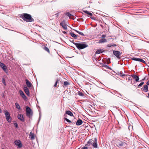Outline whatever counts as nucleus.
<instances>
[{
  "label": "nucleus",
  "instance_id": "f257e3e1",
  "mask_svg": "<svg viewBox=\"0 0 149 149\" xmlns=\"http://www.w3.org/2000/svg\"><path fill=\"white\" fill-rule=\"evenodd\" d=\"M20 17L24 21L27 22H31L34 21V19L31 15L27 13H23L21 15Z\"/></svg>",
  "mask_w": 149,
  "mask_h": 149
},
{
  "label": "nucleus",
  "instance_id": "f03ea898",
  "mask_svg": "<svg viewBox=\"0 0 149 149\" xmlns=\"http://www.w3.org/2000/svg\"><path fill=\"white\" fill-rule=\"evenodd\" d=\"M116 145L118 147L122 148H126L127 146L125 142L120 141H119L116 142Z\"/></svg>",
  "mask_w": 149,
  "mask_h": 149
},
{
  "label": "nucleus",
  "instance_id": "7ed1b4c3",
  "mask_svg": "<svg viewBox=\"0 0 149 149\" xmlns=\"http://www.w3.org/2000/svg\"><path fill=\"white\" fill-rule=\"evenodd\" d=\"M79 49H82L88 47V45L84 43H80L72 42Z\"/></svg>",
  "mask_w": 149,
  "mask_h": 149
},
{
  "label": "nucleus",
  "instance_id": "20e7f679",
  "mask_svg": "<svg viewBox=\"0 0 149 149\" xmlns=\"http://www.w3.org/2000/svg\"><path fill=\"white\" fill-rule=\"evenodd\" d=\"M4 113L5 114L6 119L10 123L11 121V119L10 115V113L6 110L4 111Z\"/></svg>",
  "mask_w": 149,
  "mask_h": 149
},
{
  "label": "nucleus",
  "instance_id": "39448f33",
  "mask_svg": "<svg viewBox=\"0 0 149 149\" xmlns=\"http://www.w3.org/2000/svg\"><path fill=\"white\" fill-rule=\"evenodd\" d=\"M26 116L30 118L32 115L31 110L29 107H27L26 108Z\"/></svg>",
  "mask_w": 149,
  "mask_h": 149
},
{
  "label": "nucleus",
  "instance_id": "423d86ee",
  "mask_svg": "<svg viewBox=\"0 0 149 149\" xmlns=\"http://www.w3.org/2000/svg\"><path fill=\"white\" fill-rule=\"evenodd\" d=\"M93 140L90 139L87 142V143L86 145V146H87L88 148H92L93 146Z\"/></svg>",
  "mask_w": 149,
  "mask_h": 149
},
{
  "label": "nucleus",
  "instance_id": "0eeeda50",
  "mask_svg": "<svg viewBox=\"0 0 149 149\" xmlns=\"http://www.w3.org/2000/svg\"><path fill=\"white\" fill-rule=\"evenodd\" d=\"M0 66L2 69L6 73H7L8 71L6 70L7 68L6 66L3 63H2L0 61Z\"/></svg>",
  "mask_w": 149,
  "mask_h": 149
},
{
  "label": "nucleus",
  "instance_id": "6e6552de",
  "mask_svg": "<svg viewBox=\"0 0 149 149\" xmlns=\"http://www.w3.org/2000/svg\"><path fill=\"white\" fill-rule=\"evenodd\" d=\"M113 54L117 58L119 59H120V56L121 54L122 53H120V52L118 51H113Z\"/></svg>",
  "mask_w": 149,
  "mask_h": 149
},
{
  "label": "nucleus",
  "instance_id": "1a4fd4ad",
  "mask_svg": "<svg viewBox=\"0 0 149 149\" xmlns=\"http://www.w3.org/2000/svg\"><path fill=\"white\" fill-rule=\"evenodd\" d=\"M16 145L18 146V148H20L22 146V145L21 141L19 140H17L14 141Z\"/></svg>",
  "mask_w": 149,
  "mask_h": 149
},
{
  "label": "nucleus",
  "instance_id": "9d476101",
  "mask_svg": "<svg viewBox=\"0 0 149 149\" xmlns=\"http://www.w3.org/2000/svg\"><path fill=\"white\" fill-rule=\"evenodd\" d=\"M60 25L63 28L64 30H66L67 29V25L65 24V21H63L61 23Z\"/></svg>",
  "mask_w": 149,
  "mask_h": 149
},
{
  "label": "nucleus",
  "instance_id": "9b49d317",
  "mask_svg": "<svg viewBox=\"0 0 149 149\" xmlns=\"http://www.w3.org/2000/svg\"><path fill=\"white\" fill-rule=\"evenodd\" d=\"M67 114L71 116H73L72 113L70 111H65V113L64 114V116L65 117H66L67 116Z\"/></svg>",
  "mask_w": 149,
  "mask_h": 149
},
{
  "label": "nucleus",
  "instance_id": "f8f14e48",
  "mask_svg": "<svg viewBox=\"0 0 149 149\" xmlns=\"http://www.w3.org/2000/svg\"><path fill=\"white\" fill-rule=\"evenodd\" d=\"M24 91L26 94L29 96H30V93L28 88L26 86H24L23 88Z\"/></svg>",
  "mask_w": 149,
  "mask_h": 149
},
{
  "label": "nucleus",
  "instance_id": "ddd939ff",
  "mask_svg": "<svg viewBox=\"0 0 149 149\" xmlns=\"http://www.w3.org/2000/svg\"><path fill=\"white\" fill-rule=\"evenodd\" d=\"M94 148H98L97 144V141L96 138L94 139Z\"/></svg>",
  "mask_w": 149,
  "mask_h": 149
},
{
  "label": "nucleus",
  "instance_id": "4468645a",
  "mask_svg": "<svg viewBox=\"0 0 149 149\" xmlns=\"http://www.w3.org/2000/svg\"><path fill=\"white\" fill-rule=\"evenodd\" d=\"M18 118L22 121L24 122L25 120L22 114H19L17 116Z\"/></svg>",
  "mask_w": 149,
  "mask_h": 149
},
{
  "label": "nucleus",
  "instance_id": "2eb2a0df",
  "mask_svg": "<svg viewBox=\"0 0 149 149\" xmlns=\"http://www.w3.org/2000/svg\"><path fill=\"white\" fill-rule=\"evenodd\" d=\"M107 42V40L104 38H102L99 40L98 42H97L98 43H102Z\"/></svg>",
  "mask_w": 149,
  "mask_h": 149
},
{
  "label": "nucleus",
  "instance_id": "dca6fc26",
  "mask_svg": "<svg viewBox=\"0 0 149 149\" xmlns=\"http://www.w3.org/2000/svg\"><path fill=\"white\" fill-rule=\"evenodd\" d=\"M131 76L134 79H135V81L136 82H138L139 79V78L138 76H137L135 74H132Z\"/></svg>",
  "mask_w": 149,
  "mask_h": 149
},
{
  "label": "nucleus",
  "instance_id": "f3484780",
  "mask_svg": "<svg viewBox=\"0 0 149 149\" xmlns=\"http://www.w3.org/2000/svg\"><path fill=\"white\" fill-rule=\"evenodd\" d=\"M148 86L147 85H145L144 87L141 88L142 90L144 92H147L148 91Z\"/></svg>",
  "mask_w": 149,
  "mask_h": 149
},
{
  "label": "nucleus",
  "instance_id": "a211bd4d",
  "mask_svg": "<svg viewBox=\"0 0 149 149\" xmlns=\"http://www.w3.org/2000/svg\"><path fill=\"white\" fill-rule=\"evenodd\" d=\"M26 84L28 87H31L32 86L31 83L27 79L25 80Z\"/></svg>",
  "mask_w": 149,
  "mask_h": 149
},
{
  "label": "nucleus",
  "instance_id": "6ab92c4d",
  "mask_svg": "<svg viewBox=\"0 0 149 149\" xmlns=\"http://www.w3.org/2000/svg\"><path fill=\"white\" fill-rule=\"evenodd\" d=\"M82 123L83 122L82 120L80 119H79L77 121L76 123V125L79 126L82 124Z\"/></svg>",
  "mask_w": 149,
  "mask_h": 149
},
{
  "label": "nucleus",
  "instance_id": "aec40b11",
  "mask_svg": "<svg viewBox=\"0 0 149 149\" xmlns=\"http://www.w3.org/2000/svg\"><path fill=\"white\" fill-rule=\"evenodd\" d=\"M29 136L31 140H33L35 139L34 134L32 132L30 133Z\"/></svg>",
  "mask_w": 149,
  "mask_h": 149
},
{
  "label": "nucleus",
  "instance_id": "412c9836",
  "mask_svg": "<svg viewBox=\"0 0 149 149\" xmlns=\"http://www.w3.org/2000/svg\"><path fill=\"white\" fill-rule=\"evenodd\" d=\"M64 85L63 86V87H64V86H68L70 85V83L67 81H65L64 82Z\"/></svg>",
  "mask_w": 149,
  "mask_h": 149
},
{
  "label": "nucleus",
  "instance_id": "4be33fe9",
  "mask_svg": "<svg viewBox=\"0 0 149 149\" xmlns=\"http://www.w3.org/2000/svg\"><path fill=\"white\" fill-rule=\"evenodd\" d=\"M70 34L72 37L74 38H77V36L75 34L73 33L72 32H70Z\"/></svg>",
  "mask_w": 149,
  "mask_h": 149
},
{
  "label": "nucleus",
  "instance_id": "5701e85b",
  "mask_svg": "<svg viewBox=\"0 0 149 149\" xmlns=\"http://www.w3.org/2000/svg\"><path fill=\"white\" fill-rule=\"evenodd\" d=\"M15 105L16 106V107L17 109H19V110L21 109V108H20V106H19V105L18 103H17V102L15 103Z\"/></svg>",
  "mask_w": 149,
  "mask_h": 149
},
{
  "label": "nucleus",
  "instance_id": "b1692460",
  "mask_svg": "<svg viewBox=\"0 0 149 149\" xmlns=\"http://www.w3.org/2000/svg\"><path fill=\"white\" fill-rule=\"evenodd\" d=\"M73 30L74 31H75L76 32H77V33H78L80 35H81V36H84V33L82 32L79 31H77L76 30H75V29H73Z\"/></svg>",
  "mask_w": 149,
  "mask_h": 149
},
{
  "label": "nucleus",
  "instance_id": "393cba45",
  "mask_svg": "<svg viewBox=\"0 0 149 149\" xmlns=\"http://www.w3.org/2000/svg\"><path fill=\"white\" fill-rule=\"evenodd\" d=\"M43 49L46 51H47L49 53H50V51L49 49L47 47L45 46L44 47Z\"/></svg>",
  "mask_w": 149,
  "mask_h": 149
},
{
  "label": "nucleus",
  "instance_id": "a878e982",
  "mask_svg": "<svg viewBox=\"0 0 149 149\" xmlns=\"http://www.w3.org/2000/svg\"><path fill=\"white\" fill-rule=\"evenodd\" d=\"M116 44H109L107 46L109 47H113L116 46Z\"/></svg>",
  "mask_w": 149,
  "mask_h": 149
},
{
  "label": "nucleus",
  "instance_id": "bb28decb",
  "mask_svg": "<svg viewBox=\"0 0 149 149\" xmlns=\"http://www.w3.org/2000/svg\"><path fill=\"white\" fill-rule=\"evenodd\" d=\"M139 58L135 57H133L131 58L132 60L138 61H139Z\"/></svg>",
  "mask_w": 149,
  "mask_h": 149
},
{
  "label": "nucleus",
  "instance_id": "cd10ccee",
  "mask_svg": "<svg viewBox=\"0 0 149 149\" xmlns=\"http://www.w3.org/2000/svg\"><path fill=\"white\" fill-rule=\"evenodd\" d=\"M2 82L4 86H6V83L5 81V80L4 78H2Z\"/></svg>",
  "mask_w": 149,
  "mask_h": 149
},
{
  "label": "nucleus",
  "instance_id": "c85d7f7f",
  "mask_svg": "<svg viewBox=\"0 0 149 149\" xmlns=\"http://www.w3.org/2000/svg\"><path fill=\"white\" fill-rule=\"evenodd\" d=\"M65 14L66 15L68 16L70 18V17L72 16V15L69 12H67L65 13Z\"/></svg>",
  "mask_w": 149,
  "mask_h": 149
},
{
  "label": "nucleus",
  "instance_id": "c756f323",
  "mask_svg": "<svg viewBox=\"0 0 149 149\" xmlns=\"http://www.w3.org/2000/svg\"><path fill=\"white\" fill-rule=\"evenodd\" d=\"M84 12L85 13L87 14L88 15H89L90 16H92V13H91L89 12L88 11L86 10L84 11Z\"/></svg>",
  "mask_w": 149,
  "mask_h": 149
},
{
  "label": "nucleus",
  "instance_id": "7c9ffc66",
  "mask_svg": "<svg viewBox=\"0 0 149 149\" xmlns=\"http://www.w3.org/2000/svg\"><path fill=\"white\" fill-rule=\"evenodd\" d=\"M78 94L81 96H84V94L83 93L81 92L80 91H78Z\"/></svg>",
  "mask_w": 149,
  "mask_h": 149
},
{
  "label": "nucleus",
  "instance_id": "2f4dec72",
  "mask_svg": "<svg viewBox=\"0 0 149 149\" xmlns=\"http://www.w3.org/2000/svg\"><path fill=\"white\" fill-rule=\"evenodd\" d=\"M102 52L101 49H98L96 51L95 54H99L102 53Z\"/></svg>",
  "mask_w": 149,
  "mask_h": 149
},
{
  "label": "nucleus",
  "instance_id": "473e14b6",
  "mask_svg": "<svg viewBox=\"0 0 149 149\" xmlns=\"http://www.w3.org/2000/svg\"><path fill=\"white\" fill-rule=\"evenodd\" d=\"M19 94H20V95L21 96H22L23 95H24V93H23V91H22L21 90H19Z\"/></svg>",
  "mask_w": 149,
  "mask_h": 149
},
{
  "label": "nucleus",
  "instance_id": "72a5a7b5",
  "mask_svg": "<svg viewBox=\"0 0 149 149\" xmlns=\"http://www.w3.org/2000/svg\"><path fill=\"white\" fill-rule=\"evenodd\" d=\"M19 94H20V95L21 96H22L23 95H24V93H23V91H22L21 90H19Z\"/></svg>",
  "mask_w": 149,
  "mask_h": 149
},
{
  "label": "nucleus",
  "instance_id": "f704fd0d",
  "mask_svg": "<svg viewBox=\"0 0 149 149\" xmlns=\"http://www.w3.org/2000/svg\"><path fill=\"white\" fill-rule=\"evenodd\" d=\"M21 97H22L23 98V99L24 100H26L27 99V97L25 95V94L24 95H23Z\"/></svg>",
  "mask_w": 149,
  "mask_h": 149
},
{
  "label": "nucleus",
  "instance_id": "c9c22d12",
  "mask_svg": "<svg viewBox=\"0 0 149 149\" xmlns=\"http://www.w3.org/2000/svg\"><path fill=\"white\" fill-rule=\"evenodd\" d=\"M64 119L65 120H66L68 123H70L71 122V121L70 120L66 118V117H64Z\"/></svg>",
  "mask_w": 149,
  "mask_h": 149
},
{
  "label": "nucleus",
  "instance_id": "e433bc0d",
  "mask_svg": "<svg viewBox=\"0 0 149 149\" xmlns=\"http://www.w3.org/2000/svg\"><path fill=\"white\" fill-rule=\"evenodd\" d=\"M139 62H141L144 63H146L145 62V61L141 58L139 59Z\"/></svg>",
  "mask_w": 149,
  "mask_h": 149
},
{
  "label": "nucleus",
  "instance_id": "4c0bfd02",
  "mask_svg": "<svg viewBox=\"0 0 149 149\" xmlns=\"http://www.w3.org/2000/svg\"><path fill=\"white\" fill-rule=\"evenodd\" d=\"M88 148L87 147V146H84L82 147L81 149H88Z\"/></svg>",
  "mask_w": 149,
  "mask_h": 149
},
{
  "label": "nucleus",
  "instance_id": "58836bf2",
  "mask_svg": "<svg viewBox=\"0 0 149 149\" xmlns=\"http://www.w3.org/2000/svg\"><path fill=\"white\" fill-rule=\"evenodd\" d=\"M143 84L144 82H141L138 85V87L141 86Z\"/></svg>",
  "mask_w": 149,
  "mask_h": 149
},
{
  "label": "nucleus",
  "instance_id": "ea45409f",
  "mask_svg": "<svg viewBox=\"0 0 149 149\" xmlns=\"http://www.w3.org/2000/svg\"><path fill=\"white\" fill-rule=\"evenodd\" d=\"M14 125L15 127L16 128H17L18 127V125L17 123H14Z\"/></svg>",
  "mask_w": 149,
  "mask_h": 149
},
{
  "label": "nucleus",
  "instance_id": "a19ab883",
  "mask_svg": "<svg viewBox=\"0 0 149 149\" xmlns=\"http://www.w3.org/2000/svg\"><path fill=\"white\" fill-rule=\"evenodd\" d=\"M125 75H126V76H127V75H128V76H130V75H127H127H125V74H122V75L121 74L120 76H121V77H123H123H124V76H125Z\"/></svg>",
  "mask_w": 149,
  "mask_h": 149
},
{
  "label": "nucleus",
  "instance_id": "79ce46f5",
  "mask_svg": "<svg viewBox=\"0 0 149 149\" xmlns=\"http://www.w3.org/2000/svg\"><path fill=\"white\" fill-rule=\"evenodd\" d=\"M60 81V79H56L55 83L57 84L58 83V81Z\"/></svg>",
  "mask_w": 149,
  "mask_h": 149
},
{
  "label": "nucleus",
  "instance_id": "37998d69",
  "mask_svg": "<svg viewBox=\"0 0 149 149\" xmlns=\"http://www.w3.org/2000/svg\"><path fill=\"white\" fill-rule=\"evenodd\" d=\"M147 79H146V77H145L142 80H140V81H144V80H147Z\"/></svg>",
  "mask_w": 149,
  "mask_h": 149
},
{
  "label": "nucleus",
  "instance_id": "c03bdc74",
  "mask_svg": "<svg viewBox=\"0 0 149 149\" xmlns=\"http://www.w3.org/2000/svg\"><path fill=\"white\" fill-rule=\"evenodd\" d=\"M102 66L103 67H104L106 68H107V67L108 68V66L105 64H103Z\"/></svg>",
  "mask_w": 149,
  "mask_h": 149
},
{
  "label": "nucleus",
  "instance_id": "a18cd8bd",
  "mask_svg": "<svg viewBox=\"0 0 149 149\" xmlns=\"http://www.w3.org/2000/svg\"><path fill=\"white\" fill-rule=\"evenodd\" d=\"M57 86V84L56 83H55V84H54V87L56 88V87H58V86H59V85H58V86Z\"/></svg>",
  "mask_w": 149,
  "mask_h": 149
},
{
  "label": "nucleus",
  "instance_id": "49530a36",
  "mask_svg": "<svg viewBox=\"0 0 149 149\" xmlns=\"http://www.w3.org/2000/svg\"><path fill=\"white\" fill-rule=\"evenodd\" d=\"M118 75H121V72H118Z\"/></svg>",
  "mask_w": 149,
  "mask_h": 149
},
{
  "label": "nucleus",
  "instance_id": "de8ad7c7",
  "mask_svg": "<svg viewBox=\"0 0 149 149\" xmlns=\"http://www.w3.org/2000/svg\"><path fill=\"white\" fill-rule=\"evenodd\" d=\"M95 60H94H94H93V61H94V63H95V61H96V62H97V58H95Z\"/></svg>",
  "mask_w": 149,
  "mask_h": 149
},
{
  "label": "nucleus",
  "instance_id": "09e8293b",
  "mask_svg": "<svg viewBox=\"0 0 149 149\" xmlns=\"http://www.w3.org/2000/svg\"><path fill=\"white\" fill-rule=\"evenodd\" d=\"M106 35H102V38H105L106 37Z\"/></svg>",
  "mask_w": 149,
  "mask_h": 149
},
{
  "label": "nucleus",
  "instance_id": "8fccbe9b",
  "mask_svg": "<svg viewBox=\"0 0 149 149\" xmlns=\"http://www.w3.org/2000/svg\"><path fill=\"white\" fill-rule=\"evenodd\" d=\"M128 80L129 81H131L132 80V79L130 77H129L128 78Z\"/></svg>",
  "mask_w": 149,
  "mask_h": 149
},
{
  "label": "nucleus",
  "instance_id": "3c124183",
  "mask_svg": "<svg viewBox=\"0 0 149 149\" xmlns=\"http://www.w3.org/2000/svg\"><path fill=\"white\" fill-rule=\"evenodd\" d=\"M63 33L65 34H67V32L65 31H63Z\"/></svg>",
  "mask_w": 149,
  "mask_h": 149
},
{
  "label": "nucleus",
  "instance_id": "603ef678",
  "mask_svg": "<svg viewBox=\"0 0 149 149\" xmlns=\"http://www.w3.org/2000/svg\"><path fill=\"white\" fill-rule=\"evenodd\" d=\"M118 94L120 96H122V95L120 93H118Z\"/></svg>",
  "mask_w": 149,
  "mask_h": 149
},
{
  "label": "nucleus",
  "instance_id": "864d4df0",
  "mask_svg": "<svg viewBox=\"0 0 149 149\" xmlns=\"http://www.w3.org/2000/svg\"><path fill=\"white\" fill-rule=\"evenodd\" d=\"M146 84H147V85H149V81H148L146 83Z\"/></svg>",
  "mask_w": 149,
  "mask_h": 149
},
{
  "label": "nucleus",
  "instance_id": "5fc2aeb1",
  "mask_svg": "<svg viewBox=\"0 0 149 149\" xmlns=\"http://www.w3.org/2000/svg\"><path fill=\"white\" fill-rule=\"evenodd\" d=\"M114 93H115V94H118V93L117 92H115Z\"/></svg>",
  "mask_w": 149,
  "mask_h": 149
},
{
  "label": "nucleus",
  "instance_id": "6e6d98bb",
  "mask_svg": "<svg viewBox=\"0 0 149 149\" xmlns=\"http://www.w3.org/2000/svg\"><path fill=\"white\" fill-rule=\"evenodd\" d=\"M55 15H56L57 16H58V13H57L56 14H55Z\"/></svg>",
  "mask_w": 149,
  "mask_h": 149
},
{
  "label": "nucleus",
  "instance_id": "4d7b16f0",
  "mask_svg": "<svg viewBox=\"0 0 149 149\" xmlns=\"http://www.w3.org/2000/svg\"><path fill=\"white\" fill-rule=\"evenodd\" d=\"M147 97L149 98V93L148 94V96Z\"/></svg>",
  "mask_w": 149,
  "mask_h": 149
},
{
  "label": "nucleus",
  "instance_id": "13d9d810",
  "mask_svg": "<svg viewBox=\"0 0 149 149\" xmlns=\"http://www.w3.org/2000/svg\"><path fill=\"white\" fill-rule=\"evenodd\" d=\"M93 19H94V20H95V19L94 17Z\"/></svg>",
  "mask_w": 149,
  "mask_h": 149
},
{
  "label": "nucleus",
  "instance_id": "bf43d9fd",
  "mask_svg": "<svg viewBox=\"0 0 149 149\" xmlns=\"http://www.w3.org/2000/svg\"><path fill=\"white\" fill-rule=\"evenodd\" d=\"M91 18L93 19V17H91Z\"/></svg>",
  "mask_w": 149,
  "mask_h": 149
},
{
  "label": "nucleus",
  "instance_id": "052dcab7",
  "mask_svg": "<svg viewBox=\"0 0 149 149\" xmlns=\"http://www.w3.org/2000/svg\"><path fill=\"white\" fill-rule=\"evenodd\" d=\"M2 149H4V148H2Z\"/></svg>",
  "mask_w": 149,
  "mask_h": 149
},
{
  "label": "nucleus",
  "instance_id": "680f3d73",
  "mask_svg": "<svg viewBox=\"0 0 149 149\" xmlns=\"http://www.w3.org/2000/svg\"><path fill=\"white\" fill-rule=\"evenodd\" d=\"M148 42L149 43V42Z\"/></svg>",
  "mask_w": 149,
  "mask_h": 149
}]
</instances>
